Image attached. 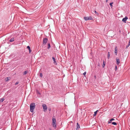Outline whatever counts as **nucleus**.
I'll use <instances>...</instances> for the list:
<instances>
[{"mask_svg":"<svg viewBox=\"0 0 130 130\" xmlns=\"http://www.w3.org/2000/svg\"><path fill=\"white\" fill-rule=\"evenodd\" d=\"M115 120V119L113 118H112L109 121H108V123H111V121H113Z\"/></svg>","mask_w":130,"mask_h":130,"instance_id":"obj_12","label":"nucleus"},{"mask_svg":"<svg viewBox=\"0 0 130 130\" xmlns=\"http://www.w3.org/2000/svg\"><path fill=\"white\" fill-rule=\"evenodd\" d=\"M14 38H11L10 40L9 41L10 42H12L13 41H14Z\"/></svg>","mask_w":130,"mask_h":130,"instance_id":"obj_18","label":"nucleus"},{"mask_svg":"<svg viewBox=\"0 0 130 130\" xmlns=\"http://www.w3.org/2000/svg\"><path fill=\"white\" fill-rule=\"evenodd\" d=\"M19 83V82H16L15 83V85H17Z\"/></svg>","mask_w":130,"mask_h":130,"instance_id":"obj_25","label":"nucleus"},{"mask_svg":"<svg viewBox=\"0 0 130 130\" xmlns=\"http://www.w3.org/2000/svg\"><path fill=\"white\" fill-rule=\"evenodd\" d=\"M5 99L4 98H1L0 99V102H3V101Z\"/></svg>","mask_w":130,"mask_h":130,"instance_id":"obj_15","label":"nucleus"},{"mask_svg":"<svg viewBox=\"0 0 130 130\" xmlns=\"http://www.w3.org/2000/svg\"><path fill=\"white\" fill-rule=\"evenodd\" d=\"M112 124L114 125H117V123L116 122H113L111 123Z\"/></svg>","mask_w":130,"mask_h":130,"instance_id":"obj_20","label":"nucleus"},{"mask_svg":"<svg viewBox=\"0 0 130 130\" xmlns=\"http://www.w3.org/2000/svg\"><path fill=\"white\" fill-rule=\"evenodd\" d=\"M52 58L53 60L54 61V64L55 65H56L57 64V63H56V59H55V58L53 57H52Z\"/></svg>","mask_w":130,"mask_h":130,"instance_id":"obj_8","label":"nucleus"},{"mask_svg":"<svg viewBox=\"0 0 130 130\" xmlns=\"http://www.w3.org/2000/svg\"><path fill=\"white\" fill-rule=\"evenodd\" d=\"M48 39L47 38H44L43 40V45H46Z\"/></svg>","mask_w":130,"mask_h":130,"instance_id":"obj_4","label":"nucleus"},{"mask_svg":"<svg viewBox=\"0 0 130 130\" xmlns=\"http://www.w3.org/2000/svg\"><path fill=\"white\" fill-rule=\"evenodd\" d=\"M48 44V47L47 48L48 49L50 48L51 47L50 44V43H47Z\"/></svg>","mask_w":130,"mask_h":130,"instance_id":"obj_16","label":"nucleus"},{"mask_svg":"<svg viewBox=\"0 0 130 130\" xmlns=\"http://www.w3.org/2000/svg\"><path fill=\"white\" fill-rule=\"evenodd\" d=\"M128 19V18L127 17H125L123 19L122 21L124 23L126 22V21Z\"/></svg>","mask_w":130,"mask_h":130,"instance_id":"obj_7","label":"nucleus"},{"mask_svg":"<svg viewBox=\"0 0 130 130\" xmlns=\"http://www.w3.org/2000/svg\"><path fill=\"white\" fill-rule=\"evenodd\" d=\"M108 0H106V2L107 3V2Z\"/></svg>","mask_w":130,"mask_h":130,"instance_id":"obj_32","label":"nucleus"},{"mask_svg":"<svg viewBox=\"0 0 130 130\" xmlns=\"http://www.w3.org/2000/svg\"><path fill=\"white\" fill-rule=\"evenodd\" d=\"M129 45H127L126 46V48H127L129 46Z\"/></svg>","mask_w":130,"mask_h":130,"instance_id":"obj_28","label":"nucleus"},{"mask_svg":"<svg viewBox=\"0 0 130 130\" xmlns=\"http://www.w3.org/2000/svg\"><path fill=\"white\" fill-rule=\"evenodd\" d=\"M52 123L54 127L55 128L56 127V119H55L53 118L52 119Z\"/></svg>","mask_w":130,"mask_h":130,"instance_id":"obj_2","label":"nucleus"},{"mask_svg":"<svg viewBox=\"0 0 130 130\" xmlns=\"http://www.w3.org/2000/svg\"><path fill=\"white\" fill-rule=\"evenodd\" d=\"M110 56V53L109 52H108V55H107V58L109 59V58Z\"/></svg>","mask_w":130,"mask_h":130,"instance_id":"obj_14","label":"nucleus"},{"mask_svg":"<svg viewBox=\"0 0 130 130\" xmlns=\"http://www.w3.org/2000/svg\"><path fill=\"white\" fill-rule=\"evenodd\" d=\"M98 110H97L94 112V114L93 115L94 116H95L97 114Z\"/></svg>","mask_w":130,"mask_h":130,"instance_id":"obj_17","label":"nucleus"},{"mask_svg":"<svg viewBox=\"0 0 130 130\" xmlns=\"http://www.w3.org/2000/svg\"><path fill=\"white\" fill-rule=\"evenodd\" d=\"M86 72H85L84 73H83V74L84 75H85L86 74Z\"/></svg>","mask_w":130,"mask_h":130,"instance_id":"obj_30","label":"nucleus"},{"mask_svg":"<svg viewBox=\"0 0 130 130\" xmlns=\"http://www.w3.org/2000/svg\"><path fill=\"white\" fill-rule=\"evenodd\" d=\"M128 45H130V40H129V41L128 42Z\"/></svg>","mask_w":130,"mask_h":130,"instance_id":"obj_27","label":"nucleus"},{"mask_svg":"<svg viewBox=\"0 0 130 130\" xmlns=\"http://www.w3.org/2000/svg\"><path fill=\"white\" fill-rule=\"evenodd\" d=\"M117 69V66H115V70H116Z\"/></svg>","mask_w":130,"mask_h":130,"instance_id":"obj_24","label":"nucleus"},{"mask_svg":"<svg viewBox=\"0 0 130 130\" xmlns=\"http://www.w3.org/2000/svg\"><path fill=\"white\" fill-rule=\"evenodd\" d=\"M10 79V77H7L5 79V80L6 82H7L8 80H9Z\"/></svg>","mask_w":130,"mask_h":130,"instance_id":"obj_10","label":"nucleus"},{"mask_svg":"<svg viewBox=\"0 0 130 130\" xmlns=\"http://www.w3.org/2000/svg\"><path fill=\"white\" fill-rule=\"evenodd\" d=\"M27 48L28 49H30V46H27Z\"/></svg>","mask_w":130,"mask_h":130,"instance_id":"obj_26","label":"nucleus"},{"mask_svg":"<svg viewBox=\"0 0 130 130\" xmlns=\"http://www.w3.org/2000/svg\"><path fill=\"white\" fill-rule=\"evenodd\" d=\"M49 109V110L50 111V110H51V108H50V109Z\"/></svg>","mask_w":130,"mask_h":130,"instance_id":"obj_33","label":"nucleus"},{"mask_svg":"<svg viewBox=\"0 0 130 130\" xmlns=\"http://www.w3.org/2000/svg\"><path fill=\"white\" fill-rule=\"evenodd\" d=\"M105 64L104 63V61H103V65H102V67L103 68H104L105 66Z\"/></svg>","mask_w":130,"mask_h":130,"instance_id":"obj_21","label":"nucleus"},{"mask_svg":"<svg viewBox=\"0 0 130 130\" xmlns=\"http://www.w3.org/2000/svg\"><path fill=\"white\" fill-rule=\"evenodd\" d=\"M28 71H24V72L23 74L24 75H25L27 74V73H28Z\"/></svg>","mask_w":130,"mask_h":130,"instance_id":"obj_19","label":"nucleus"},{"mask_svg":"<svg viewBox=\"0 0 130 130\" xmlns=\"http://www.w3.org/2000/svg\"><path fill=\"white\" fill-rule=\"evenodd\" d=\"M95 13L96 14H98V13L95 11Z\"/></svg>","mask_w":130,"mask_h":130,"instance_id":"obj_29","label":"nucleus"},{"mask_svg":"<svg viewBox=\"0 0 130 130\" xmlns=\"http://www.w3.org/2000/svg\"><path fill=\"white\" fill-rule=\"evenodd\" d=\"M84 19L86 21H87L89 20H93V18L90 16L87 17H84Z\"/></svg>","mask_w":130,"mask_h":130,"instance_id":"obj_3","label":"nucleus"},{"mask_svg":"<svg viewBox=\"0 0 130 130\" xmlns=\"http://www.w3.org/2000/svg\"><path fill=\"white\" fill-rule=\"evenodd\" d=\"M35 107V103H31L30 105V111L31 112H34V110Z\"/></svg>","mask_w":130,"mask_h":130,"instance_id":"obj_1","label":"nucleus"},{"mask_svg":"<svg viewBox=\"0 0 130 130\" xmlns=\"http://www.w3.org/2000/svg\"><path fill=\"white\" fill-rule=\"evenodd\" d=\"M115 55H117V46H115Z\"/></svg>","mask_w":130,"mask_h":130,"instance_id":"obj_6","label":"nucleus"},{"mask_svg":"<svg viewBox=\"0 0 130 130\" xmlns=\"http://www.w3.org/2000/svg\"><path fill=\"white\" fill-rule=\"evenodd\" d=\"M42 107L43 108V111L44 112L46 111L47 108V107L46 105L45 104L43 105Z\"/></svg>","mask_w":130,"mask_h":130,"instance_id":"obj_5","label":"nucleus"},{"mask_svg":"<svg viewBox=\"0 0 130 130\" xmlns=\"http://www.w3.org/2000/svg\"><path fill=\"white\" fill-rule=\"evenodd\" d=\"M43 75L42 74V73H40V76L41 77H42Z\"/></svg>","mask_w":130,"mask_h":130,"instance_id":"obj_22","label":"nucleus"},{"mask_svg":"<svg viewBox=\"0 0 130 130\" xmlns=\"http://www.w3.org/2000/svg\"><path fill=\"white\" fill-rule=\"evenodd\" d=\"M113 4V3H110V4H109V5H110V6H111V7H112V4Z\"/></svg>","mask_w":130,"mask_h":130,"instance_id":"obj_23","label":"nucleus"},{"mask_svg":"<svg viewBox=\"0 0 130 130\" xmlns=\"http://www.w3.org/2000/svg\"><path fill=\"white\" fill-rule=\"evenodd\" d=\"M116 61L117 64V65H118L120 63V59L119 58H117L116 59Z\"/></svg>","mask_w":130,"mask_h":130,"instance_id":"obj_9","label":"nucleus"},{"mask_svg":"<svg viewBox=\"0 0 130 130\" xmlns=\"http://www.w3.org/2000/svg\"><path fill=\"white\" fill-rule=\"evenodd\" d=\"M28 50H29V53H30L31 52V50H30V49H29Z\"/></svg>","mask_w":130,"mask_h":130,"instance_id":"obj_31","label":"nucleus"},{"mask_svg":"<svg viewBox=\"0 0 130 130\" xmlns=\"http://www.w3.org/2000/svg\"><path fill=\"white\" fill-rule=\"evenodd\" d=\"M37 94V95H40V94L38 90H36Z\"/></svg>","mask_w":130,"mask_h":130,"instance_id":"obj_13","label":"nucleus"},{"mask_svg":"<svg viewBox=\"0 0 130 130\" xmlns=\"http://www.w3.org/2000/svg\"><path fill=\"white\" fill-rule=\"evenodd\" d=\"M80 126L78 124V123H77V125H76V130L79 129L80 128Z\"/></svg>","mask_w":130,"mask_h":130,"instance_id":"obj_11","label":"nucleus"}]
</instances>
